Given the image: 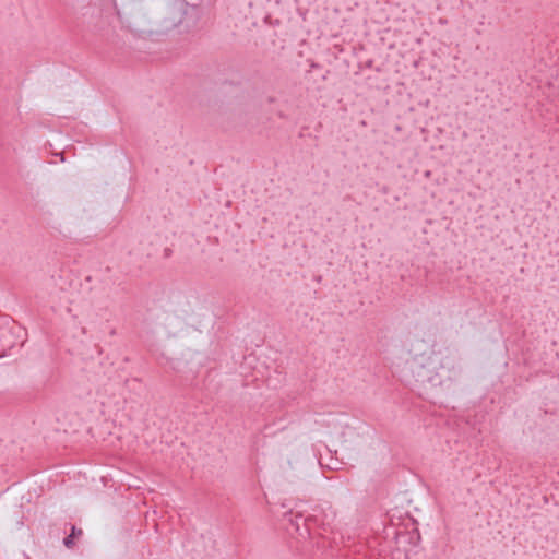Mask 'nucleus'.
<instances>
[{"label":"nucleus","instance_id":"20e7f679","mask_svg":"<svg viewBox=\"0 0 559 559\" xmlns=\"http://www.w3.org/2000/svg\"><path fill=\"white\" fill-rule=\"evenodd\" d=\"M82 528L76 527L74 524H70V534L63 538V545L68 549H72L75 546V539L82 536Z\"/></svg>","mask_w":559,"mask_h":559},{"label":"nucleus","instance_id":"7ed1b4c3","mask_svg":"<svg viewBox=\"0 0 559 559\" xmlns=\"http://www.w3.org/2000/svg\"><path fill=\"white\" fill-rule=\"evenodd\" d=\"M285 518L295 526L299 535L309 533L308 522L312 520L311 518H305L301 513L294 514L293 512L285 514Z\"/></svg>","mask_w":559,"mask_h":559},{"label":"nucleus","instance_id":"423d86ee","mask_svg":"<svg viewBox=\"0 0 559 559\" xmlns=\"http://www.w3.org/2000/svg\"><path fill=\"white\" fill-rule=\"evenodd\" d=\"M67 281L62 275H52L47 284L49 287H58L61 292L66 290Z\"/></svg>","mask_w":559,"mask_h":559},{"label":"nucleus","instance_id":"f03ea898","mask_svg":"<svg viewBox=\"0 0 559 559\" xmlns=\"http://www.w3.org/2000/svg\"><path fill=\"white\" fill-rule=\"evenodd\" d=\"M143 7L140 2H133L128 5L126 15L128 27L134 32H145L143 25L146 21H150V14L143 13Z\"/></svg>","mask_w":559,"mask_h":559},{"label":"nucleus","instance_id":"f257e3e1","mask_svg":"<svg viewBox=\"0 0 559 559\" xmlns=\"http://www.w3.org/2000/svg\"><path fill=\"white\" fill-rule=\"evenodd\" d=\"M436 361L426 355L406 360L401 369V380L405 385L419 393L442 384V377L437 372Z\"/></svg>","mask_w":559,"mask_h":559},{"label":"nucleus","instance_id":"39448f33","mask_svg":"<svg viewBox=\"0 0 559 559\" xmlns=\"http://www.w3.org/2000/svg\"><path fill=\"white\" fill-rule=\"evenodd\" d=\"M396 538H397L399 542L401 539L408 538L409 543L413 546H417L419 544V542H420V534H419L417 528H414L413 531L407 532V533H396Z\"/></svg>","mask_w":559,"mask_h":559},{"label":"nucleus","instance_id":"0eeeda50","mask_svg":"<svg viewBox=\"0 0 559 559\" xmlns=\"http://www.w3.org/2000/svg\"><path fill=\"white\" fill-rule=\"evenodd\" d=\"M169 254H170V249H166V250H165V255H166V257H169Z\"/></svg>","mask_w":559,"mask_h":559}]
</instances>
